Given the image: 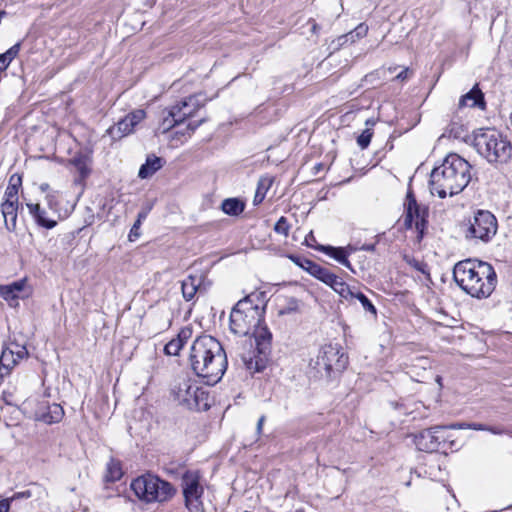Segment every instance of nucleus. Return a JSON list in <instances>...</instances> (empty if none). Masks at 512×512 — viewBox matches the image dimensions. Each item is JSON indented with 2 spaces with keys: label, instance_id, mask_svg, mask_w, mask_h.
<instances>
[{
  "label": "nucleus",
  "instance_id": "4d7b16f0",
  "mask_svg": "<svg viewBox=\"0 0 512 512\" xmlns=\"http://www.w3.org/2000/svg\"><path fill=\"white\" fill-rule=\"evenodd\" d=\"M49 184L48 183H42L40 186H39V189L41 190V192L45 193V192H48L49 190Z\"/></svg>",
  "mask_w": 512,
  "mask_h": 512
},
{
  "label": "nucleus",
  "instance_id": "680f3d73",
  "mask_svg": "<svg viewBox=\"0 0 512 512\" xmlns=\"http://www.w3.org/2000/svg\"><path fill=\"white\" fill-rule=\"evenodd\" d=\"M317 29H318V25L314 22L312 25V32L316 33Z\"/></svg>",
  "mask_w": 512,
  "mask_h": 512
},
{
  "label": "nucleus",
  "instance_id": "cd10ccee",
  "mask_svg": "<svg viewBox=\"0 0 512 512\" xmlns=\"http://www.w3.org/2000/svg\"><path fill=\"white\" fill-rule=\"evenodd\" d=\"M187 332L182 330L176 338L170 340L164 347V353L169 356H176L182 349L185 341L187 340Z\"/></svg>",
  "mask_w": 512,
  "mask_h": 512
},
{
  "label": "nucleus",
  "instance_id": "2eb2a0df",
  "mask_svg": "<svg viewBox=\"0 0 512 512\" xmlns=\"http://www.w3.org/2000/svg\"><path fill=\"white\" fill-rule=\"evenodd\" d=\"M202 96L192 95L179 103L175 104L171 107L172 115L177 117L178 120L184 122L185 119L192 117L200 108H202L205 104L204 99H200Z\"/></svg>",
  "mask_w": 512,
  "mask_h": 512
},
{
  "label": "nucleus",
  "instance_id": "6ab92c4d",
  "mask_svg": "<svg viewBox=\"0 0 512 512\" xmlns=\"http://www.w3.org/2000/svg\"><path fill=\"white\" fill-rule=\"evenodd\" d=\"M458 107L460 109L464 107H478L482 110L485 109L486 103L484 99V94L479 89L477 84L468 93L461 96V98L459 99Z\"/></svg>",
  "mask_w": 512,
  "mask_h": 512
},
{
  "label": "nucleus",
  "instance_id": "79ce46f5",
  "mask_svg": "<svg viewBox=\"0 0 512 512\" xmlns=\"http://www.w3.org/2000/svg\"><path fill=\"white\" fill-rule=\"evenodd\" d=\"M290 225L286 217L281 216L274 225V231L278 234L287 236L289 234Z\"/></svg>",
  "mask_w": 512,
  "mask_h": 512
},
{
  "label": "nucleus",
  "instance_id": "e2e57ef3",
  "mask_svg": "<svg viewBox=\"0 0 512 512\" xmlns=\"http://www.w3.org/2000/svg\"><path fill=\"white\" fill-rule=\"evenodd\" d=\"M373 77H374V74H368L365 76L364 80L368 81L370 78H373Z\"/></svg>",
  "mask_w": 512,
  "mask_h": 512
},
{
  "label": "nucleus",
  "instance_id": "f03ea898",
  "mask_svg": "<svg viewBox=\"0 0 512 512\" xmlns=\"http://www.w3.org/2000/svg\"><path fill=\"white\" fill-rule=\"evenodd\" d=\"M470 169L471 165L459 155H448L430 174L431 193L440 198L460 193L472 178Z\"/></svg>",
  "mask_w": 512,
  "mask_h": 512
},
{
  "label": "nucleus",
  "instance_id": "7c9ffc66",
  "mask_svg": "<svg viewBox=\"0 0 512 512\" xmlns=\"http://www.w3.org/2000/svg\"><path fill=\"white\" fill-rule=\"evenodd\" d=\"M123 475L121 464L119 461L111 459L107 463V469L105 474V480L107 482H115L119 480Z\"/></svg>",
  "mask_w": 512,
  "mask_h": 512
},
{
  "label": "nucleus",
  "instance_id": "bf43d9fd",
  "mask_svg": "<svg viewBox=\"0 0 512 512\" xmlns=\"http://www.w3.org/2000/svg\"><path fill=\"white\" fill-rule=\"evenodd\" d=\"M474 430H486V426L482 425V424H473L471 426Z\"/></svg>",
  "mask_w": 512,
  "mask_h": 512
},
{
  "label": "nucleus",
  "instance_id": "20e7f679",
  "mask_svg": "<svg viewBox=\"0 0 512 512\" xmlns=\"http://www.w3.org/2000/svg\"><path fill=\"white\" fill-rule=\"evenodd\" d=\"M250 334L252 337L241 340V346L239 342L236 343V352L245 368L254 374L263 371L267 365L271 352L272 334L264 322L254 328Z\"/></svg>",
  "mask_w": 512,
  "mask_h": 512
},
{
  "label": "nucleus",
  "instance_id": "5701e85b",
  "mask_svg": "<svg viewBox=\"0 0 512 512\" xmlns=\"http://www.w3.org/2000/svg\"><path fill=\"white\" fill-rule=\"evenodd\" d=\"M316 249L334 258L340 264L344 265L345 267L353 271L351 263L348 260V253L344 248L320 245Z\"/></svg>",
  "mask_w": 512,
  "mask_h": 512
},
{
  "label": "nucleus",
  "instance_id": "603ef678",
  "mask_svg": "<svg viewBox=\"0 0 512 512\" xmlns=\"http://www.w3.org/2000/svg\"><path fill=\"white\" fill-rule=\"evenodd\" d=\"M339 280H340V277H338L337 275H335L333 273V275L331 276V280L329 282H327L326 285H328L329 287H331L334 290V287H336Z\"/></svg>",
  "mask_w": 512,
  "mask_h": 512
},
{
  "label": "nucleus",
  "instance_id": "de8ad7c7",
  "mask_svg": "<svg viewBox=\"0 0 512 512\" xmlns=\"http://www.w3.org/2000/svg\"><path fill=\"white\" fill-rule=\"evenodd\" d=\"M32 496V493L30 490H25V491H22V492H18V493H15L13 495L12 498H10V501L14 500V499H28Z\"/></svg>",
  "mask_w": 512,
  "mask_h": 512
},
{
  "label": "nucleus",
  "instance_id": "423d86ee",
  "mask_svg": "<svg viewBox=\"0 0 512 512\" xmlns=\"http://www.w3.org/2000/svg\"><path fill=\"white\" fill-rule=\"evenodd\" d=\"M473 146L489 163H507L512 155V145L496 129H479L474 133Z\"/></svg>",
  "mask_w": 512,
  "mask_h": 512
},
{
  "label": "nucleus",
  "instance_id": "3c124183",
  "mask_svg": "<svg viewBox=\"0 0 512 512\" xmlns=\"http://www.w3.org/2000/svg\"><path fill=\"white\" fill-rule=\"evenodd\" d=\"M265 420H266L265 415H262L258 419L257 426H256V432H257L258 435H260L262 433V428H263Z\"/></svg>",
  "mask_w": 512,
  "mask_h": 512
},
{
  "label": "nucleus",
  "instance_id": "6e6d98bb",
  "mask_svg": "<svg viewBox=\"0 0 512 512\" xmlns=\"http://www.w3.org/2000/svg\"><path fill=\"white\" fill-rule=\"evenodd\" d=\"M312 240L315 241V238L311 232L309 235L306 236L305 242L308 246H312V244L310 243V241H312Z\"/></svg>",
  "mask_w": 512,
  "mask_h": 512
},
{
  "label": "nucleus",
  "instance_id": "864d4df0",
  "mask_svg": "<svg viewBox=\"0 0 512 512\" xmlns=\"http://www.w3.org/2000/svg\"><path fill=\"white\" fill-rule=\"evenodd\" d=\"M408 77V69L402 70L397 76L396 79L404 81Z\"/></svg>",
  "mask_w": 512,
  "mask_h": 512
},
{
  "label": "nucleus",
  "instance_id": "6e6552de",
  "mask_svg": "<svg viewBox=\"0 0 512 512\" xmlns=\"http://www.w3.org/2000/svg\"><path fill=\"white\" fill-rule=\"evenodd\" d=\"M131 489L140 500L147 503L167 501L175 493L169 482L152 474H145L134 479Z\"/></svg>",
  "mask_w": 512,
  "mask_h": 512
},
{
  "label": "nucleus",
  "instance_id": "aec40b11",
  "mask_svg": "<svg viewBox=\"0 0 512 512\" xmlns=\"http://www.w3.org/2000/svg\"><path fill=\"white\" fill-rule=\"evenodd\" d=\"M19 203L14 202H2L1 213L4 218V224L8 231L12 232L17 227V216H18Z\"/></svg>",
  "mask_w": 512,
  "mask_h": 512
},
{
  "label": "nucleus",
  "instance_id": "a211bd4d",
  "mask_svg": "<svg viewBox=\"0 0 512 512\" xmlns=\"http://www.w3.org/2000/svg\"><path fill=\"white\" fill-rule=\"evenodd\" d=\"M70 163L76 168L79 174L75 179V183L82 184L91 173V157L88 154L78 153L70 160Z\"/></svg>",
  "mask_w": 512,
  "mask_h": 512
},
{
  "label": "nucleus",
  "instance_id": "72a5a7b5",
  "mask_svg": "<svg viewBox=\"0 0 512 512\" xmlns=\"http://www.w3.org/2000/svg\"><path fill=\"white\" fill-rule=\"evenodd\" d=\"M0 297L3 298L10 307L19 306V298L8 285H0Z\"/></svg>",
  "mask_w": 512,
  "mask_h": 512
},
{
  "label": "nucleus",
  "instance_id": "dca6fc26",
  "mask_svg": "<svg viewBox=\"0 0 512 512\" xmlns=\"http://www.w3.org/2000/svg\"><path fill=\"white\" fill-rule=\"evenodd\" d=\"M63 416L64 410L62 406L57 403L50 404L45 402L41 404L35 412V419L37 421H41L49 425L60 422Z\"/></svg>",
  "mask_w": 512,
  "mask_h": 512
},
{
  "label": "nucleus",
  "instance_id": "4468645a",
  "mask_svg": "<svg viewBox=\"0 0 512 512\" xmlns=\"http://www.w3.org/2000/svg\"><path fill=\"white\" fill-rule=\"evenodd\" d=\"M146 117L143 109H136L128 113L124 118L119 120L115 125L109 127L106 133L113 140H120L131 134L134 128Z\"/></svg>",
  "mask_w": 512,
  "mask_h": 512
},
{
  "label": "nucleus",
  "instance_id": "a19ab883",
  "mask_svg": "<svg viewBox=\"0 0 512 512\" xmlns=\"http://www.w3.org/2000/svg\"><path fill=\"white\" fill-rule=\"evenodd\" d=\"M311 275L326 284L331 280L333 273L319 265Z\"/></svg>",
  "mask_w": 512,
  "mask_h": 512
},
{
  "label": "nucleus",
  "instance_id": "c756f323",
  "mask_svg": "<svg viewBox=\"0 0 512 512\" xmlns=\"http://www.w3.org/2000/svg\"><path fill=\"white\" fill-rule=\"evenodd\" d=\"M7 285L13 290L19 299L24 300L32 295V287L28 284L26 278L14 281Z\"/></svg>",
  "mask_w": 512,
  "mask_h": 512
},
{
  "label": "nucleus",
  "instance_id": "f8f14e48",
  "mask_svg": "<svg viewBox=\"0 0 512 512\" xmlns=\"http://www.w3.org/2000/svg\"><path fill=\"white\" fill-rule=\"evenodd\" d=\"M182 490L185 505L190 512H202L203 487L200 484V475L195 471H187L182 477Z\"/></svg>",
  "mask_w": 512,
  "mask_h": 512
},
{
  "label": "nucleus",
  "instance_id": "39448f33",
  "mask_svg": "<svg viewBox=\"0 0 512 512\" xmlns=\"http://www.w3.org/2000/svg\"><path fill=\"white\" fill-rule=\"evenodd\" d=\"M259 295L250 294L239 300L231 310L229 327L238 336H249L264 322L265 305H259Z\"/></svg>",
  "mask_w": 512,
  "mask_h": 512
},
{
  "label": "nucleus",
  "instance_id": "a18cd8bd",
  "mask_svg": "<svg viewBox=\"0 0 512 512\" xmlns=\"http://www.w3.org/2000/svg\"><path fill=\"white\" fill-rule=\"evenodd\" d=\"M46 201L50 209L57 210V195L56 192H49L46 195Z\"/></svg>",
  "mask_w": 512,
  "mask_h": 512
},
{
  "label": "nucleus",
  "instance_id": "1a4fd4ad",
  "mask_svg": "<svg viewBox=\"0 0 512 512\" xmlns=\"http://www.w3.org/2000/svg\"><path fill=\"white\" fill-rule=\"evenodd\" d=\"M454 426H434L424 429L414 435V443L418 450L427 453L442 451L446 453L448 449L456 448V441L453 433L450 431Z\"/></svg>",
  "mask_w": 512,
  "mask_h": 512
},
{
  "label": "nucleus",
  "instance_id": "58836bf2",
  "mask_svg": "<svg viewBox=\"0 0 512 512\" xmlns=\"http://www.w3.org/2000/svg\"><path fill=\"white\" fill-rule=\"evenodd\" d=\"M334 291L346 300L353 299L352 289L341 278H340L338 284L336 285V287H334Z\"/></svg>",
  "mask_w": 512,
  "mask_h": 512
},
{
  "label": "nucleus",
  "instance_id": "8fccbe9b",
  "mask_svg": "<svg viewBox=\"0 0 512 512\" xmlns=\"http://www.w3.org/2000/svg\"><path fill=\"white\" fill-rule=\"evenodd\" d=\"M205 121V119H201L199 120L198 122L196 123H192L190 122L187 126V130L189 131V133H192L195 131V129H197L203 122Z\"/></svg>",
  "mask_w": 512,
  "mask_h": 512
},
{
  "label": "nucleus",
  "instance_id": "7ed1b4c3",
  "mask_svg": "<svg viewBox=\"0 0 512 512\" xmlns=\"http://www.w3.org/2000/svg\"><path fill=\"white\" fill-rule=\"evenodd\" d=\"M453 278L463 291L476 298L489 297L497 284V275L493 266L473 259L456 263Z\"/></svg>",
  "mask_w": 512,
  "mask_h": 512
},
{
  "label": "nucleus",
  "instance_id": "e433bc0d",
  "mask_svg": "<svg viewBox=\"0 0 512 512\" xmlns=\"http://www.w3.org/2000/svg\"><path fill=\"white\" fill-rule=\"evenodd\" d=\"M404 260L409 266L413 267L417 271L421 272L422 274H424L428 278H430L428 265L425 262L419 261V260L415 259L414 257H410L407 255L404 256Z\"/></svg>",
  "mask_w": 512,
  "mask_h": 512
},
{
  "label": "nucleus",
  "instance_id": "c85d7f7f",
  "mask_svg": "<svg viewBox=\"0 0 512 512\" xmlns=\"http://www.w3.org/2000/svg\"><path fill=\"white\" fill-rule=\"evenodd\" d=\"M244 208V202H242L238 198H227L223 200L221 204L222 211L230 216L240 215L244 211Z\"/></svg>",
  "mask_w": 512,
  "mask_h": 512
},
{
  "label": "nucleus",
  "instance_id": "9d476101",
  "mask_svg": "<svg viewBox=\"0 0 512 512\" xmlns=\"http://www.w3.org/2000/svg\"><path fill=\"white\" fill-rule=\"evenodd\" d=\"M309 365L318 376L331 378L333 373H340L347 367L348 356L337 345L328 344L321 347Z\"/></svg>",
  "mask_w": 512,
  "mask_h": 512
},
{
  "label": "nucleus",
  "instance_id": "2f4dec72",
  "mask_svg": "<svg viewBox=\"0 0 512 512\" xmlns=\"http://www.w3.org/2000/svg\"><path fill=\"white\" fill-rule=\"evenodd\" d=\"M21 44L18 42L9 48L5 53L0 54V72L5 71L12 60L18 55Z\"/></svg>",
  "mask_w": 512,
  "mask_h": 512
},
{
  "label": "nucleus",
  "instance_id": "c9c22d12",
  "mask_svg": "<svg viewBox=\"0 0 512 512\" xmlns=\"http://www.w3.org/2000/svg\"><path fill=\"white\" fill-rule=\"evenodd\" d=\"M354 298L359 300V302L361 303L363 309L366 312H369L374 317H376L377 310H376L375 306L373 305V303L362 292H354L353 291V299Z\"/></svg>",
  "mask_w": 512,
  "mask_h": 512
},
{
  "label": "nucleus",
  "instance_id": "a878e982",
  "mask_svg": "<svg viewBox=\"0 0 512 512\" xmlns=\"http://www.w3.org/2000/svg\"><path fill=\"white\" fill-rule=\"evenodd\" d=\"M273 182H274V178L272 176L265 175V176L260 177L258 184H257L256 193H255V196L253 199V204L255 206L262 203V201L264 200V198L266 196V193L273 185Z\"/></svg>",
  "mask_w": 512,
  "mask_h": 512
},
{
  "label": "nucleus",
  "instance_id": "13d9d810",
  "mask_svg": "<svg viewBox=\"0 0 512 512\" xmlns=\"http://www.w3.org/2000/svg\"><path fill=\"white\" fill-rule=\"evenodd\" d=\"M362 249L365 250V251H374L375 250V244L364 245L362 247Z\"/></svg>",
  "mask_w": 512,
  "mask_h": 512
},
{
  "label": "nucleus",
  "instance_id": "393cba45",
  "mask_svg": "<svg viewBox=\"0 0 512 512\" xmlns=\"http://www.w3.org/2000/svg\"><path fill=\"white\" fill-rule=\"evenodd\" d=\"M367 32L368 26L364 23H361L349 33L339 36L337 39V46H343L348 42L354 43L356 40L366 36Z\"/></svg>",
  "mask_w": 512,
  "mask_h": 512
},
{
  "label": "nucleus",
  "instance_id": "ea45409f",
  "mask_svg": "<svg viewBox=\"0 0 512 512\" xmlns=\"http://www.w3.org/2000/svg\"><path fill=\"white\" fill-rule=\"evenodd\" d=\"M299 307L298 299L294 297L286 298V304L281 308L279 313L281 315L290 314L292 312H296Z\"/></svg>",
  "mask_w": 512,
  "mask_h": 512
},
{
  "label": "nucleus",
  "instance_id": "37998d69",
  "mask_svg": "<svg viewBox=\"0 0 512 512\" xmlns=\"http://www.w3.org/2000/svg\"><path fill=\"white\" fill-rule=\"evenodd\" d=\"M373 136V131L369 128L365 129L357 138V144L361 149H366L370 142L371 138Z\"/></svg>",
  "mask_w": 512,
  "mask_h": 512
},
{
  "label": "nucleus",
  "instance_id": "f257e3e1",
  "mask_svg": "<svg viewBox=\"0 0 512 512\" xmlns=\"http://www.w3.org/2000/svg\"><path fill=\"white\" fill-rule=\"evenodd\" d=\"M189 364L193 372L208 385L218 383L227 370L226 352L211 335L198 336L190 347Z\"/></svg>",
  "mask_w": 512,
  "mask_h": 512
},
{
  "label": "nucleus",
  "instance_id": "9b49d317",
  "mask_svg": "<svg viewBox=\"0 0 512 512\" xmlns=\"http://www.w3.org/2000/svg\"><path fill=\"white\" fill-rule=\"evenodd\" d=\"M496 217L487 210H478L469 222L466 238L489 241L497 232Z\"/></svg>",
  "mask_w": 512,
  "mask_h": 512
},
{
  "label": "nucleus",
  "instance_id": "bb28decb",
  "mask_svg": "<svg viewBox=\"0 0 512 512\" xmlns=\"http://www.w3.org/2000/svg\"><path fill=\"white\" fill-rule=\"evenodd\" d=\"M22 184V180L20 176L12 175L9 179L8 186L4 193V201L3 202H14L19 203L18 201V189Z\"/></svg>",
  "mask_w": 512,
  "mask_h": 512
},
{
  "label": "nucleus",
  "instance_id": "f704fd0d",
  "mask_svg": "<svg viewBox=\"0 0 512 512\" xmlns=\"http://www.w3.org/2000/svg\"><path fill=\"white\" fill-rule=\"evenodd\" d=\"M149 210H142L138 213L137 219L129 232V240L134 241L140 236V226L143 220L146 219Z\"/></svg>",
  "mask_w": 512,
  "mask_h": 512
},
{
  "label": "nucleus",
  "instance_id": "09e8293b",
  "mask_svg": "<svg viewBox=\"0 0 512 512\" xmlns=\"http://www.w3.org/2000/svg\"><path fill=\"white\" fill-rule=\"evenodd\" d=\"M10 509V499L0 501V512H8Z\"/></svg>",
  "mask_w": 512,
  "mask_h": 512
},
{
  "label": "nucleus",
  "instance_id": "052dcab7",
  "mask_svg": "<svg viewBox=\"0 0 512 512\" xmlns=\"http://www.w3.org/2000/svg\"><path fill=\"white\" fill-rule=\"evenodd\" d=\"M486 430H488V431L492 432L493 434H500V433H501V431H500V430H498V429H497V428H495V427H486Z\"/></svg>",
  "mask_w": 512,
  "mask_h": 512
},
{
  "label": "nucleus",
  "instance_id": "5fc2aeb1",
  "mask_svg": "<svg viewBox=\"0 0 512 512\" xmlns=\"http://www.w3.org/2000/svg\"><path fill=\"white\" fill-rule=\"evenodd\" d=\"M3 398H4L5 402H6V404H8V405H16V404L12 401V399H11V398H12V395H11L10 393H6V392H4V393H3Z\"/></svg>",
  "mask_w": 512,
  "mask_h": 512
},
{
  "label": "nucleus",
  "instance_id": "f3484780",
  "mask_svg": "<svg viewBox=\"0 0 512 512\" xmlns=\"http://www.w3.org/2000/svg\"><path fill=\"white\" fill-rule=\"evenodd\" d=\"M26 206L38 226L52 229L57 225V220L49 217L47 211L39 203L28 202Z\"/></svg>",
  "mask_w": 512,
  "mask_h": 512
},
{
  "label": "nucleus",
  "instance_id": "412c9836",
  "mask_svg": "<svg viewBox=\"0 0 512 512\" xmlns=\"http://www.w3.org/2000/svg\"><path fill=\"white\" fill-rule=\"evenodd\" d=\"M202 278L196 275L187 276L181 283L182 295L186 301H191L200 289Z\"/></svg>",
  "mask_w": 512,
  "mask_h": 512
},
{
  "label": "nucleus",
  "instance_id": "473e14b6",
  "mask_svg": "<svg viewBox=\"0 0 512 512\" xmlns=\"http://www.w3.org/2000/svg\"><path fill=\"white\" fill-rule=\"evenodd\" d=\"M182 123L180 120L177 119V117H174L172 115V109L170 108L167 111V114L163 116L161 123L159 124L158 131L161 133H166L170 129H172L174 126Z\"/></svg>",
  "mask_w": 512,
  "mask_h": 512
},
{
  "label": "nucleus",
  "instance_id": "4be33fe9",
  "mask_svg": "<svg viewBox=\"0 0 512 512\" xmlns=\"http://www.w3.org/2000/svg\"><path fill=\"white\" fill-rule=\"evenodd\" d=\"M163 159L155 155H149L146 161L141 165L138 177L141 179H147L160 170L163 166Z\"/></svg>",
  "mask_w": 512,
  "mask_h": 512
},
{
  "label": "nucleus",
  "instance_id": "49530a36",
  "mask_svg": "<svg viewBox=\"0 0 512 512\" xmlns=\"http://www.w3.org/2000/svg\"><path fill=\"white\" fill-rule=\"evenodd\" d=\"M463 132V126H458L454 128V125H451V128L449 129V136H453L454 138H461Z\"/></svg>",
  "mask_w": 512,
  "mask_h": 512
},
{
  "label": "nucleus",
  "instance_id": "b1692460",
  "mask_svg": "<svg viewBox=\"0 0 512 512\" xmlns=\"http://www.w3.org/2000/svg\"><path fill=\"white\" fill-rule=\"evenodd\" d=\"M18 363L11 347L3 348L0 356V378L8 376Z\"/></svg>",
  "mask_w": 512,
  "mask_h": 512
},
{
  "label": "nucleus",
  "instance_id": "ddd939ff",
  "mask_svg": "<svg viewBox=\"0 0 512 512\" xmlns=\"http://www.w3.org/2000/svg\"><path fill=\"white\" fill-rule=\"evenodd\" d=\"M405 205L406 215L404 219V225L408 229L415 227V229L418 232L417 240L421 241V239L424 236V231L427 225V221L425 218L426 210L421 209V207L417 204L414 195L411 192L407 193Z\"/></svg>",
  "mask_w": 512,
  "mask_h": 512
},
{
  "label": "nucleus",
  "instance_id": "0eeeda50",
  "mask_svg": "<svg viewBox=\"0 0 512 512\" xmlns=\"http://www.w3.org/2000/svg\"><path fill=\"white\" fill-rule=\"evenodd\" d=\"M171 395L179 405L189 410L206 411L210 408L209 393L190 378L178 377L175 379Z\"/></svg>",
  "mask_w": 512,
  "mask_h": 512
},
{
  "label": "nucleus",
  "instance_id": "c03bdc74",
  "mask_svg": "<svg viewBox=\"0 0 512 512\" xmlns=\"http://www.w3.org/2000/svg\"><path fill=\"white\" fill-rule=\"evenodd\" d=\"M11 346L12 352L14 354V357H16L17 361L28 356V351L25 346H21L16 343H12Z\"/></svg>",
  "mask_w": 512,
  "mask_h": 512
},
{
  "label": "nucleus",
  "instance_id": "4c0bfd02",
  "mask_svg": "<svg viewBox=\"0 0 512 512\" xmlns=\"http://www.w3.org/2000/svg\"><path fill=\"white\" fill-rule=\"evenodd\" d=\"M290 259L296 263L298 266H300L301 268H303L304 270H306L310 275L314 272V269H316L319 264L315 263L314 261L312 260H309V259H301L297 256H294V255H291L290 256Z\"/></svg>",
  "mask_w": 512,
  "mask_h": 512
}]
</instances>
